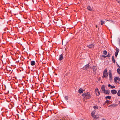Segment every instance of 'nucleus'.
<instances>
[{
  "instance_id": "obj_1",
  "label": "nucleus",
  "mask_w": 120,
  "mask_h": 120,
  "mask_svg": "<svg viewBox=\"0 0 120 120\" xmlns=\"http://www.w3.org/2000/svg\"><path fill=\"white\" fill-rule=\"evenodd\" d=\"M82 96L84 97L86 99H90L91 97L89 92H87L86 93H84L82 94Z\"/></svg>"
},
{
  "instance_id": "obj_2",
  "label": "nucleus",
  "mask_w": 120,
  "mask_h": 120,
  "mask_svg": "<svg viewBox=\"0 0 120 120\" xmlns=\"http://www.w3.org/2000/svg\"><path fill=\"white\" fill-rule=\"evenodd\" d=\"M107 68H105L103 72V75L102 76V78H105L107 79L108 77V74L107 72Z\"/></svg>"
},
{
  "instance_id": "obj_3",
  "label": "nucleus",
  "mask_w": 120,
  "mask_h": 120,
  "mask_svg": "<svg viewBox=\"0 0 120 120\" xmlns=\"http://www.w3.org/2000/svg\"><path fill=\"white\" fill-rule=\"evenodd\" d=\"M109 79L110 81H111L112 79V71L109 70Z\"/></svg>"
},
{
  "instance_id": "obj_4",
  "label": "nucleus",
  "mask_w": 120,
  "mask_h": 120,
  "mask_svg": "<svg viewBox=\"0 0 120 120\" xmlns=\"http://www.w3.org/2000/svg\"><path fill=\"white\" fill-rule=\"evenodd\" d=\"M115 50L116 52H115V56L116 57L119 52V49L118 48H116V49Z\"/></svg>"
},
{
  "instance_id": "obj_5",
  "label": "nucleus",
  "mask_w": 120,
  "mask_h": 120,
  "mask_svg": "<svg viewBox=\"0 0 120 120\" xmlns=\"http://www.w3.org/2000/svg\"><path fill=\"white\" fill-rule=\"evenodd\" d=\"M89 64H87L83 68L85 70H87L89 68Z\"/></svg>"
},
{
  "instance_id": "obj_6",
  "label": "nucleus",
  "mask_w": 120,
  "mask_h": 120,
  "mask_svg": "<svg viewBox=\"0 0 120 120\" xmlns=\"http://www.w3.org/2000/svg\"><path fill=\"white\" fill-rule=\"evenodd\" d=\"M95 90L96 91V95L98 96H99L100 94V93L98 89L97 88H96Z\"/></svg>"
},
{
  "instance_id": "obj_7",
  "label": "nucleus",
  "mask_w": 120,
  "mask_h": 120,
  "mask_svg": "<svg viewBox=\"0 0 120 120\" xmlns=\"http://www.w3.org/2000/svg\"><path fill=\"white\" fill-rule=\"evenodd\" d=\"M63 56L62 54H61L59 56V60L61 61L63 59Z\"/></svg>"
},
{
  "instance_id": "obj_8",
  "label": "nucleus",
  "mask_w": 120,
  "mask_h": 120,
  "mask_svg": "<svg viewBox=\"0 0 120 120\" xmlns=\"http://www.w3.org/2000/svg\"><path fill=\"white\" fill-rule=\"evenodd\" d=\"M118 77H115L114 79V82H115L116 83H117L119 82H118L117 81V80H118Z\"/></svg>"
},
{
  "instance_id": "obj_9",
  "label": "nucleus",
  "mask_w": 120,
  "mask_h": 120,
  "mask_svg": "<svg viewBox=\"0 0 120 120\" xmlns=\"http://www.w3.org/2000/svg\"><path fill=\"white\" fill-rule=\"evenodd\" d=\"M111 92L113 94H116L117 93L116 91L115 90H113L111 91Z\"/></svg>"
},
{
  "instance_id": "obj_10",
  "label": "nucleus",
  "mask_w": 120,
  "mask_h": 120,
  "mask_svg": "<svg viewBox=\"0 0 120 120\" xmlns=\"http://www.w3.org/2000/svg\"><path fill=\"white\" fill-rule=\"evenodd\" d=\"M83 90L81 88L79 89L78 90L79 93V94L83 93Z\"/></svg>"
},
{
  "instance_id": "obj_11",
  "label": "nucleus",
  "mask_w": 120,
  "mask_h": 120,
  "mask_svg": "<svg viewBox=\"0 0 120 120\" xmlns=\"http://www.w3.org/2000/svg\"><path fill=\"white\" fill-rule=\"evenodd\" d=\"M87 47H88L89 48L91 49L94 48V45L93 44H91L89 45H88L87 46Z\"/></svg>"
},
{
  "instance_id": "obj_12",
  "label": "nucleus",
  "mask_w": 120,
  "mask_h": 120,
  "mask_svg": "<svg viewBox=\"0 0 120 120\" xmlns=\"http://www.w3.org/2000/svg\"><path fill=\"white\" fill-rule=\"evenodd\" d=\"M104 93L106 94H109L110 91L109 90H105L104 91Z\"/></svg>"
},
{
  "instance_id": "obj_13",
  "label": "nucleus",
  "mask_w": 120,
  "mask_h": 120,
  "mask_svg": "<svg viewBox=\"0 0 120 120\" xmlns=\"http://www.w3.org/2000/svg\"><path fill=\"white\" fill-rule=\"evenodd\" d=\"M110 102V101L109 100H106L105 103H104V104H103L104 105H106V104H109V103Z\"/></svg>"
},
{
  "instance_id": "obj_14",
  "label": "nucleus",
  "mask_w": 120,
  "mask_h": 120,
  "mask_svg": "<svg viewBox=\"0 0 120 120\" xmlns=\"http://www.w3.org/2000/svg\"><path fill=\"white\" fill-rule=\"evenodd\" d=\"M101 89L102 90L104 91L105 90V86L104 85H102L101 87Z\"/></svg>"
},
{
  "instance_id": "obj_15",
  "label": "nucleus",
  "mask_w": 120,
  "mask_h": 120,
  "mask_svg": "<svg viewBox=\"0 0 120 120\" xmlns=\"http://www.w3.org/2000/svg\"><path fill=\"white\" fill-rule=\"evenodd\" d=\"M35 62L34 61H32L31 62V65L32 66H34L35 65Z\"/></svg>"
},
{
  "instance_id": "obj_16",
  "label": "nucleus",
  "mask_w": 120,
  "mask_h": 120,
  "mask_svg": "<svg viewBox=\"0 0 120 120\" xmlns=\"http://www.w3.org/2000/svg\"><path fill=\"white\" fill-rule=\"evenodd\" d=\"M112 60L114 63H115V61L114 59V56H112Z\"/></svg>"
},
{
  "instance_id": "obj_17",
  "label": "nucleus",
  "mask_w": 120,
  "mask_h": 120,
  "mask_svg": "<svg viewBox=\"0 0 120 120\" xmlns=\"http://www.w3.org/2000/svg\"><path fill=\"white\" fill-rule=\"evenodd\" d=\"M111 96H106L105 97V98L106 99H110L111 98Z\"/></svg>"
},
{
  "instance_id": "obj_18",
  "label": "nucleus",
  "mask_w": 120,
  "mask_h": 120,
  "mask_svg": "<svg viewBox=\"0 0 120 120\" xmlns=\"http://www.w3.org/2000/svg\"><path fill=\"white\" fill-rule=\"evenodd\" d=\"M87 8L88 10L90 11H91L92 10V9H91V7L89 6L87 7Z\"/></svg>"
},
{
  "instance_id": "obj_19",
  "label": "nucleus",
  "mask_w": 120,
  "mask_h": 120,
  "mask_svg": "<svg viewBox=\"0 0 120 120\" xmlns=\"http://www.w3.org/2000/svg\"><path fill=\"white\" fill-rule=\"evenodd\" d=\"M95 113V111H93L91 114L92 116H93V115H94V116H95V115H94Z\"/></svg>"
},
{
  "instance_id": "obj_20",
  "label": "nucleus",
  "mask_w": 120,
  "mask_h": 120,
  "mask_svg": "<svg viewBox=\"0 0 120 120\" xmlns=\"http://www.w3.org/2000/svg\"><path fill=\"white\" fill-rule=\"evenodd\" d=\"M105 22L103 20H102V19L101 20V25L103 24H104Z\"/></svg>"
},
{
  "instance_id": "obj_21",
  "label": "nucleus",
  "mask_w": 120,
  "mask_h": 120,
  "mask_svg": "<svg viewBox=\"0 0 120 120\" xmlns=\"http://www.w3.org/2000/svg\"><path fill=\"white\" fill-rule=\"evenodd\" d=\"M117 71L118 73L120 75V68L117 69Z\"/></svg>"
},
{
  "instance_id": "obj_22",
  "label": "nucleus",
  "mask_w": 120,
  "mask_h": 120,
  "mask_svg": "<svg viewBox=\"0 0 120 120\" xmlns=\"http://www.w3.org/2000/svg\"><path fill=\"white\" fill-rule=\"evenodd\" d=\"M96 70L97 68L95 67H94L93 68V71H96Z\"/></svg>"
},
{
  "instance_id": "obj_23",
  "label": "nucleus",
  "mask_w": 120,
  "mask_h": 120,
  "mask_svg": "<svg viewBox=\"0 0 120 120\" xmlns=\"http://www.w3.org/2000/svg\"><path fill=\"white\" fill-rule=\"evenodd\" d=\"M103 53L104 54H105V55H106L107 54V51H106V50H104L103 52Z\"/></svg>"
},
{
  "instance_id": "obj_24",
  "label": "nucleus",
  "mask_w": 120,
  "mask_h": 120,
  "mask_svg": "<svg viewBox=\"0 0 120 120\" xmlns=\"http://www.w3.org/2000/svg\"><path fill=\"white\" fill-rule=\"evenodd\" d=\"M117 94L118 96H120V90L118 91L117 93Z\"/></svg>"
},
{
  "instance_id": "obj_25",
  "label": "nucleus",
  "mask_w": 120,
  "mask_h": 120,
  "mask_svg": "<svg viewBox=\"0 0 120 120\" xmlns=\"http://www.w3.org/2000/svg\"><path fill=\"white\" fill-rule=\"evenodd\" d=\"M93 108H94V109H98V106H94Z\"/></svg>"
},
{
  "instance_id": "obj_26",
  "label": "nucleus",
  "mask_w": 120,
  "mask_h": 120,
  "mask_svg": "<svg viewBox=\"0 0 120 120\" xmlns=\"http://www.w3.org/2000/svg\"><path fill=\"white\" fill-rule=\"evenodd\" d=\"M58 120H65L64 118H60L58 119Z\"/></svg>"
},
{
  "instance_id": "obj_27",
  "label": "nucleus",
  "mask_w": 120,
  "mask_h": 120,
  "mask_svg": "<svg viewBox=\"0 0 120 120\" xmlns=\"http://www.w3.org/2000/svg\"><path fill=\"white\" fill-rule=\"evenodd\" d=\"M65 98L66 100H68V96H65Z\"/></svg>"
},
{
  "instance_id": "obj_28",
  "label": "nucleus",
  "mask_w": 120,
  "mask_h": 120,
  "mask_svg": "<svg viewBox=\"0 0 120 120\" xmlns=\"http://www.w3.org/2000/svg\"><path fill=\"white\" fill-rule=\"evenodd\" d=\"M110 56H111V54L109 53H108V54L107 55V56L108 57H110Z\"/></svg>"
},
{
  "instance_id": "obj_29",
  "label": "nucleus",
  "mask_w": 120,
  "mask_h": 120,
  "mask_svg": "<svg viewBox=\"0 0 120 120\" xmlns=\"http://www.w3.org/2000/svg\"><path fill=\"white\" fill-rule=\"evenodd\" d=\"M111 87L112 88H115V86H111Z\"/></svg>"
},
{
  "instance_id": "obj_30",
  "label": "nucleus",
  "mask_w": 120,
  "mask_h": 120,
  "mask_svg": "<svg viewBox=\"0 0 120 120\" xmlns=\"http://www.w3.org/2000/svg\"><path fill=\"white\" fill-rule=\"evenodd\" d=\"M117 2L119 4L120 3V0H116Z\"/></svg>"
},
{
  "instance_id": "obj_31",
  "label": "nucleus",
  "mask_w": 120,
  "mask_h": 120,
  "mask_svg": "<svg viewBox=\"0 0 120 120\" xmlns=\"http://www.w3.org/2000/svg\"><path fill=\"white\" fill-rule=\"evenodd\" d=\"M93 117H94V118H97L98 117L96 116L95 115V116H94V115H93V116H92Z\"/></svg>"
},
{
  "instance_id": "obj_32",
  "label": "nucleus",
  "mask_w": 120,
  "mask_h": 120,
  "mask_svg": "<svg viewBox=\"0 0 120 120\" xmlns=\"http://www.w3.org/2000/svg\"><path fill=\"white\" fill-rule=\"evenodd\" d=\"M113 105H109V107H113Z\"/></svg>"
},
{
  "instance_id": "obj_33",
  "label": "nucleus",
  "mask_w": 120,
  "mask_h": 120,
  "mask_svg": "<svg viewBox=\"0 0 120 120\" xmlns=\"http://www.w3.org/2000/svg\"><path fill=\"white\" fill-rule=\"evenodd\" d=\"M102 56L104 58H106L107 57V56L102 55Z\"/></svg>"
},
{
  "instance_id": "obj_34",
  "label": "nucleus",
  "mask_w": 120,
  "mask_h": 120,
  "mask_svg": "<svg viewBox=\"0 0 120 120\" xmlns=\"http://www.w3.org/2000/svg\"><path fill=\"white\" fill-rule=\"evenodd\" d=\"M108 87H111V86L110 84H108Z\"/></svg>"
},
{
  "instance_id": "obj_35",
  "label": "nucleus",
  "mask_w": 120,
  "mask_h": 120,
  "mask_svg": "<svg viewBox=\"0 0 120 120\" xmlns=\"http://www.w3.org/2000/svg\"><path fill=\"white\" fill-rule=\"evenodd\" d=\"M119 45L120 46V39L119 40Z\"/></svg>"
},
{
  "instance_id": "obj_36",
  "label": "nucleus",
  "mask_w": 120,
  "mask_h": 120,
  "mask_svg": "<svg viewBox=\"0 0 120 120\" xmlns=\"http://www.w3.org/2000/svg\"><path fill=\"white\" fill-rule=\"evenodd\" d=\"M118 80L120 81V79L119 77H118Z\"/></svg>"
},
{
  "instance_id": "obj_37",
  "label": "nucleus",
  "mask_w": 120,
  "mask_h": 120,
  "mask_svg": "<svg viewBox=\"0 0 120 120\" xmlns=\"http://www.w3.org/2000/svg\"><path fill=\"white\" fill-rule=\"evenodd\" d=\"M118 67H119L120 68V67L119 66L118 64Z\"/></svg>"
},
{
  "instance_id": "obj_38",
  "label": "nucleus",
  "mask_w": 120,
  "mask_h": 120,
  "mask_svg": "<svg viewBox=\"0 0 120 120\" xmlns=\"http://www.w3.org/2000/svg\"><path fill=\"white\" fill-rule=\"evenodd\" d=\"M57 120H58V119H57Z\"/></svg>"
}]
</instances>
